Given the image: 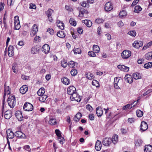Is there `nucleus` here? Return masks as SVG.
Masks as SVG:
<instances>
[{
  "instance_id": "22",
  "label": "nucleus",
  "mask_w": 152,
  "mask_h": 152,
  "mask_svg": "<svg viewBox=\"0 0 152 152\" xmlns=\"http://www.w3.org/2000/svg\"><path fill=\"white\" fill-rule=\"evenodd\" d=\"M4 98L6 94L9 95L10 94V88L9 86H6L4 84Z\"/></svg>"
},
{
  "instance_id": "54",
  "label": "nucleus",
  "mask_w": 152,
  "mask_h": 152,
  "mask_svg": "<svg viewBox=\"0 0 152 152\" xmlns=\"http://www.w3.org/2000/svg\"><path fill=\"white\" fill-rule=\"evenodd\" d=\"M23 149L25 150L28 151L29 152H31V149L30 148V146L28 145H26L23 147Z\"/></svg>"
},
{
  "instance_id": "51",
  "label": "nucleus",
  "mask_w": 152,
  "mask_h": 152,
  "mask_svg": "<svg viewBox=\"0 0 152 152\" xmlns=\"http://www.w3.org/2000/svg\"><path fill=\"white\" fill-rule=\"evenodd\" d=\"M77 72L76 69H72L71 71V74L72 76H75L77 74Z\"/></svg>"
},
{
  "instance_id": "61",
  "label": "nucleus",
  "mask_w": 152,
  "mask_h": 152,
  "mask_svg": "<svg viewBox=\"0 0 152 152\" xmlns=\"http://www.w3.org/2000/svg\"><path fill=\"white\" fill-rule=\"evenodd\" d=\"M55 133L58 137H60L61 136L60 131L59 129H56L55 130Z\"/></svg>"
},
{
  "instance_id": "44",
  "label": "nucleus",
  "mask_w": 152,
  "mask_h": 152,
  "mask_svg": "<svg viewBox=\"0 0 152 152\" xmlns=\"http://www.w3.org/2000/svg\"><path fill=\"white\" fill-rule=\"evenodd\" d=\"M61 64L63 67L65 68L67 66L68 64L65 60H63L61 61Z\"/></svg>"
},
{
  "instance_id": "63",
  "label": "nucleus",
  "mask_w": 152,
  "mask_h": 152,
  "mask_svg": "<svg viewBox=\"0 0 152 152\" xmlns=\"http://www.w3.org/2000/svg\"><path fill=\"white\" fill-rule=\"evenodd\" d=\"M86 108L90 111H92L93 109L91 106V105H86Z\"/></svg>"
},
{
  "instance_id": "24",
  "label": "nucleus",
  "mask_w": 152,
  "mask_h": 152,
  "mask_svg": "<svg viewBox=\"0 0 152 152\" xmlns=\"http://www.w3.org/2000/svg\"><path fill=\"white\" fill-rule=\"evenodd\" d=\"M144 150V152H152V146L149 145H146Z\"/></svg>"
},
{
  "instance_id": "13",
  "label": "nucleus",
  "mask_w": 152,
  "mask_h": 152,
  "mask_svg": "<svg viewBox=\"0 0 152 152\" xmlns=\"http://www.w3.org/2000/svg\"><path fill=\"white\" fill-rule=\"evenodd\" d=\"M125 81L127 83L131 84L133 82V78L132 76L129 74L126 75L124 77Z\"/></svg>"
},
{
  "instance_id": "39",
  "label": "nucleus",
  "mask_w": 152,
  "mask_h": 152,
  "mask_svg": "<svg viewBox=\"0 0 152 152\" xmlns=\"http://www.w3.org/2000/svg\"><path fill=\"white\" fill-rule=\"evenodd\" d=\"M75 54H80L81 53V50L80 48H74L73 50Z\"/></svg>"
},
{
  "instance_id": "30",
  "label": "nucleus",
  "mask_w": 152,
  "mask_h": 152,
  "mask_svg": "<svg viewBox=\"0 0 152 152\" xmlns=\"http://www.w3.org/2000/svg\"><path fill=\"white\" fill-rule=\"evenodd\" d=\"M111 139L113 143L115 144L118 141V136L116 134H114Z\"/></svg>"
},
{
  "instance_id": "27",
  "label": "nucleus",
  "mask_w": 152,
  "mask_h": 152,
  "mask_svg": "<svg viewBox=\"0 0 152 152\" xmlns=\"http://www.w3.org/2000/svg\"><path fill=\"white\" fill-rule=\"evenodd\" d=\"M45 92V90L44 88H41L37 92V94L40 96L42 95H44V93Z\"/></svg>"
},
{
  "instance_id": "25",
  "label": "nucleus",
  "mask_w": 152,
  "mask_h": 152,
  "mask_svg": "<svg viewBox=\"0 0 152 152\" xmlns=\"http://www.w3.org/2000/svg\"><path fill=\"white\" fill-rule=\"evenodd\" d=\"M57 26L61 29H64V23H63V22L59 20H57L56 21Z\"/></svg>"
},
{
  "instance_id": "53",
  "label": "nucleus",
  "mask_w": 152,
  "mask_h": 152,
  "mask_svg": "<svg viewBox=\"0 0 152 152\" xmlns=\"http://www.w3.org/2000/svg\"><path fill=\"white\" fill-rule=\"evenodd\" d=\"M38 51L37 47H34L31 48V53L33 54L36 53Z\"/></svg>"
},
{
  "instance_id": "50",
  "label": "nucleus",
  "mask_w": 152,
  "mask_h": 152,
  "mask_svg": "<svg viewBox=\"0 0 152 152\" xmlns=\"http://www.w3.org/2000/svg\"><path fill=\"white\" fill-rule=\"evenodd\" d=\"M133 105V106H132V105H125L123 107V109L124 110H127L130 109L132 107H134L135 105Z\"/></svg>"
},
{
  "instance_id": "6",
  "label": "nucleus",
  "mask_w": 152,
  "mask_h": 152,
  "mask_svg": "<svg viewBox=\"0 0 152 152\" xmlns=\"http://www.w3.org/2000/svg\"><path fill=\"white\" fill-rule=\"evenodd\" d=\"M112 4L110 2H107L104 5V8L106 11L109 12L113 9Z\"/></svg>"
},
{
  "instance_id": "33",
  "label": "nucleus",
  "mask_w": 152,
  "mask_h": 152,
  "mask_svg": "<svg viewBox=\"0 0 152 152\" xmlns=\"http://www.w3.org/2000/svg\"><path fill=\"white\" fill-rule=\"evenodd\" d=\"M145 57L147 60L151 59H152V51L146 53L145 55Z\"/></svg>"
},
{
  "instance_id": "34",
  "label": "nucleus",
  "mask_w": 152,
  "mask_h": 152,
  "mask_svg": "<svg viewBox=\"0 0 152 152\" xmlns=\"http://www.w3.org/2000/svg\"><path fill=\"white\" fill-rule=\"evenodd\" d=\"M57 35L58 37L61 38H64L65 36L64 32L62 31L58 32L57 33Z\"/></svg>"
},
{
  "instance_id": "16",
  "label": "nucleus",
  "mask_w": 152,
  "mask_h": 152,
  "mask_svg": "<svg viewBox=\"0 0 152 152\" xmlns=\"http://www.w3.org/2000/svg\"><path fill=\"white\" fill-rule=\"evenodd\" d=\"M94 1V0H87V2L86 1H83L81 4V6L84 7H88L89 4L88 3L93 4Z\"/></svg>"
},
{
  "instance_id": "48",
  "label": "nucleus",
  "mask_w": 152,
  "mask_h": 152,
  "mask_svg": "<svg viewBox=\"0 0 152 152\" xmlns=\"http://www.w3.org/2000/svg\"><path fill=\"white\" fill-rule=\"evenodd\" d=\"M142 141L141 139H138L135 142V145L136 146H140L142 144Z\"/></svg>"
},
{
  "instance_id": "23",
  "label": "nucleus",
  "mask_w": 152,
  "mask_h": 152,
  "mask_svg": "<svg viewBox=\"0 0 152 152\" xmlns=\"http://www.w3.org/2000/svg\"><path fill=\"white\" fill-rule=\"evenodd\" d=\"M62 83L65 85H68L70 83V80L66 77H64L61 79Z\"/></svg>"
},
{
  "instance_id": "36",
  "label": "nucleus",
  "mask_w": 152,
  "mask_h": 152,
  "mask_svg": "<svg viewBox=\"0 0 152 152\" xmlns=\"http://www.w3.org/2000/svg\"><path fill=\"white\" fill-rule=\"evenodd\" d=\"M127 15V13L126 11L123 10L121 11L119 14V16L120 18H123Z\"/></svg>"
},
{
  "instance_id": "4",
  "label": "nucleus",
  "mask_w": 152,
  "mask_h": 152,
  "mask_svg": "<svg viewBox=\"0 0 152 152\" xmlns=\"http://www.w3.org/2000/svg\"><path fill=\"white\" fill-rule=\"evenodd\" d=\"M140 130L141 132H143L146 130L148 128V125L147 123L144 121L141 122L140 126Z\"/></svg>"
},
{
  "instance_id": "41",
  "label": "nucleus",
  "mask_w": 152,
  "mask_h": 152,
  "mask_svg": "<svg viewBox=\"0 0 152 152\" xmlns=\"http://www.w3.org/2000/svg\"><path fill=\"white\" fill-rule=\"evenodd\" d=\"M136 113L137 116L138 117H142L143 115V112L140 110H137L136 111Z\"/></svg>"
},
{
  "instance_id": "20",
  "label": "nucleus",
  "mask_w": 152,
  "mask_h": 152,
  "mask_svg": "<svg viewBox=\"0 0 152 152\" xmlns=\"http://www.w3.org/2000/svg\"><path fill=\"white\" fill-rule=\"evenodd\" d=\"M102 143L101 141L99 140H97L96 143L95 148L97 151H100L102 147Z\"/></svg>"
},
{
  "instance_id": "15",
  "label": "nucleus",
  "mask_w": 152,
  "mask_h": 152,
  "mask_svg": "<svg viewBox=\"0 0 152 152\" xmlns=\"http://www.w3.org/2000/svg\"><path fill=\"white\" fill-rule=\"evenodd\" d=\"M8 104H15V99L14 96H11L8 99Z\"/></svg>"
},
{
  "instance_id": "7",
  "label": "nucleus",
  "mask_w": 152,
  "mask_h": 152,
  "mask_svg": "<svg viewBox=\"0 0 152 152\" xmlns=\"http://www.w3.org/2000/svg\"><path fill=\"white\" fill-rule=\"evenodd\" d=\"M112 142L111 139L107 137L103 139L102 142L103 145L105 146H109Z\"/></svg>"
},
{
  "instance_id": "5",
  "label": "nucleus",
  "mask_w": 152,
  "mask_h": 152,
  "mask_svg": "<svg viewBox=\"0 0 152 152\" xmlns=\"http://www.w3.org/2000/svg\"><path fill=\"white\" fill-rule=\"evenodd\" d=\"M15 135L17 137L20 139H26V138L25 134L20 131H17L15 132Z\"/></svg>"
},
{
  "instance_id": "18",
  "label": "nucleus",
  "mask_w": 152,
  "mask_h": 152,
  "mask_svg": "<svg viewBox=\"0 0 152 152\" xmlns=\"http://www.w3.org/2000/svg\"><path fill=\"white\" fill-rule=\"evenodd\" d=\"M23 109L26 111H31L33 109V105H24Z\"/></svg>"
},
{
  "instance_id": "46",
  "label": "nucleus",
  "mask_w": 152,
  "mask_h": 152,
  "mask_svg": "<svg viewBox=\"0 0 152 152\" xmlns=\"http://www.w3.org/2000/svg\"><path fill=\"white\" fill-rule=\"evenodd\" d=\"M144 67L146 69H148L152 67V62H148L144 65Z\"/></svg>"
},
{
  "instance_id": "31",
  "label": "nucleus",
  "mask_w": 152,
  "mask_h": 152,
  "mask_svg": "<svg viewBox=\"0 0 152 152\" xmlns=\"http://www.w3.org/2000/svg\"><path fill=\"white\" fill-rule=\"evenodd\" d=\"M82 116V115L81 113H78L75 116L74 118V120L76 121H78L80 119Z\"/></svg>"
},
{
  "instance_id": "37",
  "label": "nucleus",
  "mask_w": 152,
  "mask_h": 152,
  "mask_svg": "<svg viewBox=\"0 0 152 152\" xmlns=\"http://www.w3.org/2000/svg\"><path fill=\"white\" fill-rule=\"evenodd\" d=\"M12 70L15 73L18 72V70L17 68V65L15 64H13L12 65Z\"/></svg>"
},
{
  "instance_id": "10",
  "label": "nucleus",
  "mask_w": 152,
  "mask_h": 152,
  "mask_svg": "<svg viewBox=\"0 0 152 152\" xmlns=\"http://www.w3.org/2000/svg\"><path fill=\"white\" fill-rule=\"evenodd\" d=\"M76 91V88L73 86H70L67 89V94L71 95Z\"/></svg>"
},
{
  "instance_id": "12",
  "label": "nucleus",
  "mask_w": 152,
  "mask_h": 152,
  "mask_svg": "<svg viewBox=\"0 0 152 152\" xmlns=\"http://www.w3.org/2000/svg\"><path fill=\"white\" fill-rule=\"evenodd\" d=\"M50 47L49 45L47 44L44 45L42 48V51L45 54L48 53L50 51Z\"/></svg>"
},
{
  "instance_id": "14",
  "label": "nucleus",
  "mask_w": 152,
  "mask_h": 152,
  "mask_svg": "<svg viewBox=\"0 0 152 152\" xmlns=\"http://www.w3.org/2000/svg\"><path fill=\"white\" fill-rule=\"evenodd\" d=\"M7 138H9L11 139H13L15 135V134L12 131L11 129H8L7 130Z\"/></svg>"
},
{
  "instance_id": "11",
  "label": "nucleus",
  "mask_w": 152,
  "mask_h": 152,
  "mask_svg": "<svg viewBox=\"0 0 152 152\" xmlns=\"http://www.w3.org/2000/svg\"><path fill=\"white\" fill-rule=\"evenodd\" d=\"M117 68L124 72H128L129 70V67L123 65H118Z\"/></svg>"
},
{
  "instance_id": "19",
  "label": "nucleus",
  "mask_w": 152,
  "mask_h": 152,
  "mask_svg": "<svg viewBox=\"0 0 152 152\" xmlns=\"http://www.w3.org/2000/svg\"><path fill=\"white\" fill-rule=\"evenodd\" d=\"M28 87L26 85H23L20 89V91L21 93L24 94L26 93L28 90Z\"/></svg>"
},
{
  "instance_id": "21",
  "label": "nucleus",
  "mask_w": 152,
  "mask_h": 152,
  "mask_svg": "<svg viewBox=\"0 0 152 152\" xmlns=\"http://www.w3.org/2000/svg\"><path fill=\"white\" fill-rule=\"evenodd\" d=\"M96 113L98 116L99 117H100L103 114V111L101 108L99 107L96 109Z\"/></svg>"
},
{
  "instance_id": "57",
  "label": "nucleus",
  "mask_w": 152,
  "mask_h": 152,
  "mask_svg": "<svg viewBox=\"0 0 152 152\" xmlns=\"http://www.w3.org/2000/svg\"><path fill=\"white\" fill-rule=\"evenodd\" d=\"M20 27V23L14 24V29L15 30H19Z\"/></svg>"
},
{
  "instance_id": "1",
  "label": "nucleus",
  "mask_w": 152,
  "mask_h": 152,
  "mask_svg": "<svg viewBox=\"0 0 152 152\" xmlns=\"http://www.w3.org/2000/svg\"><path fill=\"white\" fill-rule=\"evenodd\" d=\"M131 52L128 50H124L121 54V57L124 59H128L131 56Z\"/></svg>"
},
{
  "instance_id": "64",
  "label": "nucleus",
  "mask_w": 152,
  "mask_h": 152,
  "mask_svg": "<svg viewBox=\"0 0 152 152\" xmlns=\"http://www.w3.org/2000/svg\"><path fill=\"white\" fill-rule=\"evenodd\" d=\"M30 9H35L36 8V5L35 4L33 3H31L30 4V6L29 7Z\"/></svg>"
},
{
  "instance_id": "35",
  "label": "nucleus",
  "mask_w": 152,
  "mask_h": 152,
  "mask_svg": "<svg viewBox=\"0 0 152 152\" xmlns=\"http://www.w3.org/2000/svg\"><path fill=\"white\" fill-rule=\"evenodd\" d=\"M93 50L95 53H99L100 50L99 47L97 45H94L93 47Z\"/></svg>"
},
{
  "instance_id": "43",
  "label": "nucleus",
  "mask_w": 152,
  "mask_h": 152,
  "mask_svg": "<svg viewBox=\"0 0 152 152\" xmlns=\"http://www.w3.org/2000/svg\"><path fill=\"white\" fill-rule=\"evenodd\" d=\"M69 23L72 26H75L76 25V21L72 18H71L70 19Z\"/></svg>"
},
{
  "instance_id": "62",
  "label": "nucleus",
  "mask_w": 152,
  "mask_h": 152,
  "mask_svg": "<svg viewBox=\"0 0 152 152\" xmlns=\"http://www.w3.org/2000/svg\"><path fill=\"white\" fill-rule=\"evenodd\" d=\"M103 21L104 20L101 18H98L96 19L95 20L96 23H102Z\"/></svg>"
},
{
  "instance_id": "55",
  "label": "nucleus",
  "mask_w": 152,
  "mask_h": 152,
  "mask_svg": "<svg viewBox=\"0 0 152 152\" xmlns=\"http://www.w3.org/2000/svg\"><path fill=\"white\" fill-rule=\"evenodd\" d=\"M32 28L31 31L37 33L38 31V26L36 25H34Z\"/></svg>"
},
{
  "instance_id": "45",
  "label": "nucleus",
  "mask_w": 152,
  "mask_h": 152,
  "mask_svg": "<svg viewBox=\"0 0 152 152\" xmlns=\"http://www.w3.org/2000/svg\"><path fill=\"white\" fill-rule=\"evenodd\" d=\"M58 140L61 144H63L65 140L64 138L61 136L60 137H58Z\"/></svg>"
},
{
  "instance_id": "9",
  "label": "nucleus",
  "mask_w": 152,
  "mask_h": 152,
  "mask_svg": "<svg viewBox=\"0 0 152 152\" xmlns=\"http://www.w3.org/2000/svg\"><path fill=\"white\" fill-rule=\"evenodd\" d=\"M53 11V10H52L51 9H49L46 12V14L50 22H51L53 20L51 15Z\"/></svg>"
},
{
  "instance_id": "40",
  "label": "nucleus",
  "mask_w": 152,
  "mask_h": 152,
  "mask_svg": "<svg viewBox=\"0 0 152 152\" xmlns=\"http://www.w3.org/2000/svg\"><path fill=\"white\" fill-rule=\"evenodd\" d=\"M142 10V8L140 6H136L134 8V12L136 13H138Z\"/></svg>"
},
{
  "instance_id": "52",
  "label": "nucleus",
  "mask_w": 152,
  "mask_h": 152,
  "mask_svg": "<svg viewBox=\"0 0 152 152\" xmlns=\"http://www.w3.org/2000/svg\"><path fill=\"white\" fill-rule=\"evenodd\" d=\"M41 96L39 98V101L41 102L45 101L47 98V96L45 95H41Z\"/></svg>"
},
{
  "instance_id": "59",
  "label": "nucleus",
  "mask_w": 152,
  "mask_h": 152,
  "mask_svg": "<svg viewBox=\"0 0 152 152\" xmlns=\"http://www.w3.org/2000/svg\"><path fill=\"white\" fill-rule=\"evenodd\" d=\"M12 116V114H5L4 115L5 118L7 119H10L11 117Z\"/></svg>"
},
{
  "instance_id": "29",
  "label": "nucleus",
  "mask_w": 152,
  "mask_h": 152,
  "mask_svg": "<svg viewBox=\"0 0 152 152\" xmlns=\"http://www.w3.org/2000/svg\"><path fill=\"white\" fill-rule=\"evenodd\" d=\"M85 13L87 14V11L86 10H84L83 9H81L79 12V17H83V15Z\"/></svg>"
},
{
  "instance_id": "38",
  "label": "nucleus",
  "mask_w": 152,
  "mask_h": 152,
  "mask_svg": "<svg viewBox=\"0 0 152 152\" xmlns=\"http://www.w3.org/2000/svg\"><path fill=\"white\" fill-rule=\"evenodd\" d=\"M86 77L90 80H92L94 78V75L90 72L88 73L86 75Z\"/></svg>"
},
{
  "instance_id": "32",
  "label": "nucleus",
  "mask_w": 152,
  "mask_h": 152,
  "mask_svg": "<svg viewBox=\"0 0 152 152\" xmlns=\"http://www.w3.org/2000/svg\"><path fill=\"white\" fill-rule=\"evenodd\" d=\"M49 124L51 125H54L56 124V120L52 118H50V119L48 121Z\"/></svg>"
},
{
  "instance_id": "28",
  "label": "nucleus",
  "mask_w": 152,
  "mask_h": 152,
  "mask_svg": "<svg viewBox=\"0 0 152 152\" xmlns=\"http://www.w3.org/2000/svg\"><path fill=\"white\" fill-rule=\"evenodd\" d=\"M133 78L136 80L141 79L142 78L141 74L140 73H135L133 74Z\"/></svg>"
},
{
  "instance_id": "2",
  "label": "nucleus",
  "mask_w": 152,
  "mask_h": 152,
  "mask_svg": "<svg viewBox=\"0 0 152 152\" xmlns=\"http://www.w3.org/2000/svg\"><path fill=\"white\" fill-rule=\"evenodd\" d=\"M70 98L72 100H75L77 102H80L81 100L80 96L77 94L76 91L71 95Z\"/></svg>"
},
{
  "instance_id": "47",
  "label": "nucleus",
  "mask_w": 152,
  "mask_h": 152,
  "mask_svg": "<svg viewBox=\"0 0 152 152\" xmlns=\"http://www.w3.org/2000/svg\"><path fill=\"white\" fill-rule=\"evenodd\" d=\"M76 64V63H75L74 61H70L68 63L69 66L70 67L73 68L75 66Z\"/></svg>"
},
{
  "instance_id": "26",
  "label": "nucleus",
  "mask_w": 152,
  "mask_h": 152,
  "mask_svg": "<svg viewBox=\"0 0 152 152\" xmlns=\"http://www.w3.org/2000/svg\"><path fill=\"white\" fill-rule=\"evenodd\" d=\"M83 23H84V24L88 27H90L92 25V22L88 20H83Z\"/></svg>"
},
{
  "instance_id": "8",
  "label": "nucleus",
  "mask_w": 152,
  "mask_h": 152,
  "mask_svg": "<svg viewBox=\"0 0 152 152\" xmlns=\"http://www.w3.org/2000/svg\"><path fill=\"white\" fill-rule=\"evenodd\" d=\"M143 45L142 42L140 41H135L133 43L132 45L136 48L138 49L140 47L142 46Z\"/></svg>"
},
{
  "instance_id": "60",
  "label": "nucleus",
  "mask_w": 152,
  "mask_h": 152,
  "mask_svg": "<svg viewBox=\"0 0 152 152\" xmlns=\"http://www.w3.org/2000/svg\"><path fill=\"white\" fill-rule=\"evenodd\" d=\"M47 32H49L51 35H53L54 33V31L52 28H49L48 29Z\"/></svg>"
},
{
  "instance_id": "17",
  "label": "nucleus",
  "mask_w": 152,
  "mask_h": 152,
  "mask_svg": "<svg viewBox=\"0 0 152 152\" xmlns=\"http://www.w3.org/2000/svg\"><path fill=\"white\" fill-rule=\"evenodd\" d=\"M14 47L12 46H9L8 50V54L9 57H12L14 55Z\"/></svg>"
},
{
  "instance_id": "56",
  "label": "nucleus",
  "mask_w": 152,
  "mask_h": 152,
  "mask_svg": "<svg viewBox=\"0 0 152 152\" xmlns=\"http://www.w3.org/2000/svg\"><path fill=\"white\" fill-rule=\"evenodd\" d=\"M19 23H20L19 17L18 16H16L14 18V23L16 24Z\"/></svg>"
},
{
  "instance_id": "49",
  "label": "nucleus",
  "mask_w": 152,
  "mask_h": 152,
  "mask_svg": "<svg viewBox=\"0 0 152 152\" xmlns=\"http://www.w3.org/2000/svg\"><path fill=\"white\" fill-rule=\"evenodd\" d=\"M128 34L132 37H135L136 35V33L134 30H132L129 31L128 32Z\"/></svg>"
},
{
  "instance_id": "42",
  "label": "nucleus",
  "mask_w": 152,
  "mask_h": 152,
  "mask_svg": "<svg viewBox=\"0 0 152 152\" xmlns=\"http://www.w3.org/2000/svg\"><path fill=\"white\" fill-rule=\"evenodd\" d=\"M92 84L93 85L95 86L96 87L99 86V84L98 81L95 80H93L92 82Z\"/></svg>"
},
{
  "instance_id": "58",
  "label": "nucleus",
  "mask_w": 152,
  "mask_h": 152,
  "mask_svg": "<svg viewBox=\"0 0 152 152\" xmlns=\"http://www.w3.org/2000/svg\"><path fill=\"white\" fill-rule=\"evenodd\" d=\"M88 55L91 57H94L96 55L95 53L92 51H89L88 53Z\"/></svg>"
},
{
  "instance_id": "3",
  "label": "nucleus",
  "mask_w": 152,
  "mask_h": 152,
  "mask_svg": "<svg viewBox=\"0 0 152 152\" xmlns=\"http://www.w3.org/2000/svg\"><path fill=\"white\" fill-rule=\"evenodd\" d=\"M15 115L18 121H23V117L21 111L19 110L16 111Z\"/></svg>"
}]
</instances>
